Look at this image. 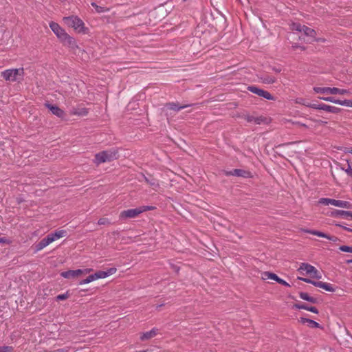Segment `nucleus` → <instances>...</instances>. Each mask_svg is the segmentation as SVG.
Listing matches in <instances>:
<instances>
[{"label":"nucleus","instance_id":"obj_17","mask_svg":"<svg viewBox=\"0 0 352 352\" xmlns=\"http://www.w3.org/2000/svg\"><path fill=\"white\" fill-rule=\"evenodd\" d=\"M331 216L333 217H352V212L336 210L331 212Z\"/></svg>","mask_w":352,"mask_h":352},{"label":"nucleus","instance_id":"obj_8","mask_svg":"<svg viewBox=\"0 0 352 352\" xmlns=\"http://www.w3.org/2000/svg\"><path fill=\"white\" fill-rule=\"evenodd\" d=\"M117 271L116 267H111L108 269L107 271H98L95 274H93L94 280H98L100 278H104L111 275L115 274Z\"/></svg>","mask_w":352,"mask_h":352},{"label":"nucleus","instance_id":"obj_22","mask_svg":"<svg viewBox=\"0 0 352 352\" xmlns=\"http://www.w3.org/2000/svg\"><path fill=\"white\" fill-rule=\"evenodd\" d=\"M299 296L301 299L307 300L308 302L316 303V298L310 296L307 293L305 292H300Z\"/></svg>","mask_w":352,"mask_h":352},{"label":"nucleus","instance_id":"obj_51","mask_svg":"<svg viewBox=\"0 0 352 352\" xmlns=\"http://www.w3.org/2000/svg\"><path fill=\"white\" fill-rule=\"evenodd\" d=\"M309 320V319H308V318H300V321L302 323L305 324V323H308V320Z\"/></svg>","mask_w":352,"mask_h":352},{"label":"nucleus","instance_id":"obj_44","mask_svg":"<svg viewBox=\"0 0 352 352\" xmlns=\"http://www.w3.org/2000/svg\"><path fill=\"white\" fill-rule=\"evenodd\" d=\"M342 106L352 107V100H344L342 101Z\"/></svg>","mask_w":352,"mask_h":352},{"label":"nucleus","instance_id":"obj_35","mask_svg":"<svg viewBox=\"0 0 352 352\" xmlns=\"http://www.w3.org/2000/svg\"><path fill=\"white\" fill-rule=\"evenodd\" d=\"M342 170H343L349 176L352 177V168L349 161H347V167L346 168H342Z\"/></svg>","mask_w":352,"mask_h":352},{"label":"nucleus","instance_id":"obj_15","mask_svg":"<svg viewBox=\"0 0 352 352\" xmlns=\"http://www.w3.org/2000/svg\"><path fill=\"white\" fill-rule=\"evenodd\" d=\"M314 286L324 289V290L330 292H333L335 291V289L332 285L328 283L317 281L316 283H314Z\"/></svg>","mask_w":352,"mask_h":352},{"label":"nucleus","instance_id":"obj_10","mask_svg":"<svg viewBox=\"0 0 352 352\" xmlns=\"http://www.w3.org/2000/svg\"><path fill=\"white\" fill-rule=\"evenodd\" d=\"M302 30V32L307 37L306 42L312 43L316 41V32L313 29L305 25Z\"/></svg>","mask_w":352,"mask_h":352},{"label":"nucleus","instance_id":"obj_13","mask_svg":"<svg viewBox=\"0 0 352 352\" xmlns=\"http://www.w3.org/2000/svg\"><path fill=\"white\" fill-rule=\"evenodd\" d=\"M45 106L51 111V112L58 118H63L65 116L64 111L56 105L50 104H45Z\"/></svg>","mask_w":352,"mask_h":352},{"label":"nucleus","instance_id":"obj_55","mask_svg":"<svg viewBox=\"0 0 352 352\" xmlns=\"http://www.w3.org/2000/svg\"><path fill=\"white\" fill-rule=\"evenodd\" d=\"M62 351H63V350H61V349H58V350L55 351H54V352H62Z\"/></svg>","mask_w":352,"mask_h":352},{"label":"nucleus","instance_id":"obj_19","mask_svg":"<svg viewBox=\"0 0 352 352\" xmlns=\"http://www.w3.org/2000/svg\"><path fill=\"white\" fill-rule=\"evenodd\" d=\"M189 105H182V106H179L176 103H174V102H171V103H168L166 105V108L168 109H170V110H173V111H179L187 107H188Z\"/></svg>","mask_w":352,"mask_h":352},{"label":"nucleus","instance_id":"obj_26","mask_svg":"<svg viewBox=\"0 0 352 352\" xmlns=\"http://www.w3.org/2000/svg\"><path fill=\"white\" fill-rule=\"evenodd\" d=\"M320 99H322L324 101H327V102H332V103H334L336 104L342 105V100L335 99L333 97H331V96L322 97V98H320Z\"/></svg>","mask_w":352,"mask_h":352},{"label":"nucleus","instance_id":"obj_1","mask_svg":"<svg viewBox=\"0 0 352 352\" xmlns=\"http://www.w3.org/2000/svg\"><path fill=\"white\" fill-rule=\"evenodd\" d=\"M50 28L58 38L65 45L70 47L76 45L74 38L70 36L57 23L50 22Z\"/></svg>","mask_w":352,"mask_h":352},{"label":"nucleus","instance_id":"obj_9","mask_svg":"<svg viewBox=\"0 0 352 352\" xmlns=\"http://www.w3.org/2000/svg\"><path fill=\"white\" fill-rule=\"evenodd\" d=\"M315 109L323 110L327 112L337 113L340 111V109L334 106H331L326 104H319L315 106Z\"/></svg>","mask_w":352,"mask_h":352},{"label":"nucleus","instance_id":"obj_50","mask_svg":"<svg viewBox=\"0 0 352 352\" xmlns=\"http://www.w3.org/2000/svg\"><path fill=\"white\" fill-rule=\"evenodd\" d=\"M80 271H81V275L87 274H89L90 272H91L92 269L91 268H85V269H82V270L80 269Z\"/></svg>","mask_w":352,"mask_h":352},{"label":"nucleus","instance_id":"obj_5","mask_svg":"<svg viewBox=\"0 0 352 352\" xmlns=\"http://www.w3.org/2000/svg\"><path fill=\"white\" fill-rule=\"evenodd\" d=\"M67 232L65 230H58L50 233L41 242H54L66 236Z\"/></svg>","mask_w":352,"mask_h":352},{"label":"nucleus","instance_id":"obj_11","mask_svg":"<svg viewBox=\"0 0 352 352\" xmlns=\"http://www.w3.org/2000/svg\"><path fill=\"white\" fill-rule=\"evenodd\" d=\"M81 275V271L80 269L76 270H68L66 272H63L60 274V276L65 278L67 279H72L76 277H78Z\"/></svg>","mask_w":352,"mask_h":352},{"label":"nucleus","instance_id":"obj_32","mask_svg":"<svg viewBox=\"0 0 352 352\" xmlns=\"http://www.w3.org/2000/svg\"><path fill=\"white\" fill-rule=\"evenodd\" d=\"M246 120L249 122H255L256 124H260L261 119L259 118H254V116H248L246 118Z\"/></svg>","mask_w":352,"mask_h":352},{"label":"nucleus","instance_id":"obj_2","mask_svg":"<svg viewBox=\"0 0 352 352\" xmlns=\"http://www.w3.org/2000/svg\"><path fill=\"white\" fill-rule=\"evenodd\" d=\"M63 21L65 25L73 28L78 32L85 33L87 30L84 22L77 16H65Z\"/></svg>","mask_w":352,"mask_h":352},{"label":"nucleus","instance_id":"obj_29","mask_svg":"<svg viewBox=\"0 0 352 352\" xmlns=\"http://www.w3.org/2000/svg\"><path fill=\"white\" fill-rule=\"evenodd\" d=\"M311 278L320 279L322 276L321 274L317 270V269L314 267V271L311 272V274H309Z\"/></svg>","mask_w":352,"mask_h":352},{"label":"nucleus","instance_id":"obj_39","mask_svg":"<svg viewBox=\"0 0 352 352\" xmlns=\"http://www.w3.org/2000/svg\"><path fill=\"white\" fill-rule=\"evenodd\" d=\"M339 249H340V250H341L342 252L352 253V247L351 246L342 245L339 248Z\"/></svg>","mask_w":352,"mask_h":352},{"label":"nucleus","instance_id":"obj_45","mask_svg":"<svg viewBox=\"0 0 352 352\" xmlns=\"http://www.w3.org/2000/svg\"><path fill=\"white\" fill-rule=\"evenodd\" d=\"M50 243H38V245L35 248V251H39L42 249H43L45 247H46Z\"/></svg>","mask_w":352,"mask_h":352},{"label":"nucleus","instance_id":"obj_7","mask_svg":"<svg viewBox=\"0 0 352 352\" xmlns=\"http://www.w3.org/2000/svg\"><path fill=\"white\" fill-rule=\"evenodd\" d=\"M140 214L141 210L140 209V207L133 209H129L120 212V219L122 220L126 219L135 218Z\"/></svg>","mask_w":352,"mask_h":352},{"label":"nucleus","instance_id":"obj_41","mask_svg":"<svg viewBox=\"0 0 352 352\" xmlns=\"http://www.w3.org/2000/svg\"><path fill=\"white\" fill-rule=\"evenodd\" d=\"M146 180L153 187V189L156 190L157 188H159V184L155 180L149 181L147 179H146Z\"/></svg>","mask_w":352,"mask_h":352},{"label":"nucleus","instance_id":"obj_31","mask_svg":"<svg viewBox=\"0 0 352 352\" xmlns=\"http://www.w3.org/2000/svg\"><path fill=\"white\" fill-rule=\"evenodd\" d=\"M263 82L267 84H272L276 82V78L272 76H266L262 79Z\"/></svg>","mask_w":352,"mask_h":352},{"label":"nucleus","instance_id":"obj_4","mask_svg":"<svg viewBox=\"0 0 352 352\" xmlns=\"http://www.w3.org/2000/svg\"><path fill=\"white\" fill-rule=\"evenodd\" d=\"M24 69L23 67L17 69H8L1 72V76L8 81L14 82L17 80V77H23Z\"/></svg>","mask_w":352,"mask_h":352},{"label":"nucleus","instance_id":"obj_18","mask_svg":"<svg viewBox=\"0 0 352 352\" xmlns=\"http://www.w3.org/2000/svg\"><path fill=\"white\" fill-rule=\"evenodd\" d=\"M314 91L318 94H332V88L331 87H314Z\"/></svg>","mask_w":352,"mask_h":352},{"label":"nucleus","instance_id":"obj_42","mask_svg":"<svg viewBox=\"0 0 352 352\" xmlns=\"http://www.w3.org/2000/svg\"><path fill=\"white\" fill-rule=\"evenodd\" d=\"M95 10H96V12H98V13H102V12L109 11L108 8L102 7V6H96Z\"/></svg>","mask_w":352,"mask_h":352},{"label":"nucleus","instance_id":"obj_43","mask_svg":"<svg viewBox=\"0 0 352 352\" xmlns=\"http://www.w3.org/2000/svg\"><path fill=\"white\" fill-rule=\"evenodd\" d=\"M68 297H69V295L67 292L65 294H62L58 295L56 296V299H57V300H63L67 299Z\"/></svg>","mask_w":352,"mask_h":352},{"label":"nucleus","instance_id":"obj_16","mask_svg":"<svg viewBox=\"0 0 352 352\" xmlns=\"http://www.w3.org/2000/svg\"><path fill=\"white\" fill-rule=\"evenodd\" d=\"M295 307L298 309H305V310L311 311L314 314L318 313V310L316 307L308 306L307 305L302 303V302L296 304Z\"/></svg>","mask_w":352,"mask_h":352},{"label":"nucleus","instance_id":"obj_49","mask_svg":"<svg viewBox=\"0 0 352 352\" xmlns=\"http://www.w3.org/2000/svg\"><path fill=\"white\" fill-rule=\"evenodd\" d=\"M345 153H351L352 154V147H344L342 149Z\"/></svg>","mask_w":352,"mask_h":352},{"label":"nucleus","instance_id":"obj_20","mask_svg":"<svg viewBox=\"0 0 352 352\" xmlns=\"http://www.w3.org/2000/svg\"><path fill=\"white\" fill-rule=\"evenodd\" d=\"M230 175L237 177H247L250 175V173L241 169H234L232 172H230Z\"/></svg>","mask_w":352,"mask_h":352},{"label":"nucleus","instance_id":"obj_48","mask_svg":"<svg viewBox=\"0 0 352 352\" xmlns=\"http://www.w3.org/2000/svg\"><path fill=\"white\" fill-rule=\"evenodd\" d=\"M340 204V200H336L332 199L331 205H333L336 207H339Z\"/></svg>","mask_w":352,"mask_h":352},{"label":"nucleus","instance_id":"obj_33","mask_svg":"<svg viewBox=\"0 0 352 352\" xmlns=\"http://www.w3.org/2000/svg\"><path fill=\"white\" fill-rule=\"evenodd\" d=\"M332 199L330 198H320L318 203L324 206H328L331 204Z\"/></svg>","mask_w":352,"mask_h":352},{"label":"nucleus","instance_id":"obj_14","mask_svg":"<svg viewBox=\"0 0 352 352\" xmlns=\"http://www.w3.org/2000/svg\"><path fill=\"white\" fill-rule=\"evenodd\" d=\"M157 333L158 329L156 328H153L151 330L143 333L140 336V340L142 341L149 340L155 337L157 334Z\"/></svg>","mask_w":352,"mask_h":352},{"label":"nucleus","instance_id":"obj_46","mask_svg":"<svg viewBox=\"0 0 352 352\" xmlns=\"http://www.w3.org/2000/svg\"><path fill=\"white\" fill-rule=\"evenodd\" d=\"M298 279L301 280H302V281H304L305 283H311V284H312L314 285V283H317V281L312 280H311L309 278H300V277H299Z\"/></svg>","mask_w":352,"mask_h":352},{"label":"nucleus","instance_id":"obj_3","mask_svg":"<svg viewBox=\"0 0 352 352\" xmlns=\"http://www.w3.org/2000/svg\"><path fill=\"white\" fill-rule=\"evenodd\" d=\"M118 152L116 150L104 151L95 155V163L100 164L104 162H111L117 159Z\"/></svg>","mask_w":352,"mask_h":352},{"label":"nucleus","instance_id":"obj_37","mask_svg":"<svg viewBox=\"0 0 352 352\" xmlns=\"http://www.w3.org/2000/svg\"><path fill=\"white\" fill-rule=\"evenodd\" d=\"M309 326L310 327H312V328H320V325L319 323H318L317 322L313 320H311L309 319L308 320V323Z\"/></svg>","mask_w":352,"mask_h":352},{"label":"nucleus","instance_id":"obj_54","mask_svg":"<svg viewBox=\"0 0 352 352\" xmlns=\"http://www.w3.org/2000/svg\"><path fill=\"white\" fill-rule=\"evenodd\" d=\"M1 242H6L3 239H0V243Z\"/></svg>","mask_w":352,"mask_h":352},{"label":"nucleus","instance_id":"obj_23","mask_svg":"<svg viewBox=\"0 0 352 352\" xmlns=\"http://www.w3.org/2000/svg\"><path fill=\"white\" fill-rule=\"evenodd\" d=\"M349 95L350 91L344 89H339L337 87H332V95Z\"/></svg>","mask_w":352,"mask_h":352},{"label":"nucleus","instance_id":"obj_25","mask_svg":"<svg viewBox=\"0 0 352 352\" xmlns=\"http://www.w3.org/2000/svg\"><path fill=\"white\" fill-rule=\"evenodd\" d=\"M306 232L312 234L314 235H316L320 237L326 238L327 239L331 240V239L325 233L319 232V231H315V230H306Z\"/></svg>","mask_w":352,"mask_h":352},{"label":"nucleus","instance_id":"obj_27","mask_svg":"<svg viewBox=\"0 0 352 352\" xmlns=\"http://www.w3.org/2000/svg\"><path fill=\"white\" fill-rule=\"evenodd\" d=\"M304 27H305V25H302L300 23H293L292 24L291 28H292V30H296V31L302 32V31H303L302 29H303Z\"/></svg>","mask_w":352,"mask_h":352},{"label":"nucleus","instance_id":"obj_24","mask_svg":"<svg viewBox=\"0 0 352 352\" xmlns=\"http://www.w3.org/2000/svg\"><path fill=\"white\" fill-rule=\"evenodd\" d=\"M306 232L312 234L314 235H316L320 237L326 238L327 239L331 240V239L325 233L319 232V231H315V230H306Z\"/></svg>","mask_w":352,"mask_h":352},{"label":"nucleus","instance_id":"obj_21","mask_svg":"<svg viewBox=\"0 0 352 352\" xmlns=\"http://www.w3.org/2000/svg\"><path fill=\"white\" fill-rule=\"evenodd\" d=\"M262 278L263 280L271 279V280H274L276 281L277 279H278V276L274 273L269 272H265L262 273Z\"/></svg>","mask_w":352,"mask_h":352},{"label":"nucleus","instance_id":"obj_36","mask_svg":"<svg viewBox=\"0 0 352 352\" xmlns=\"http://www.w3.org/2000/svg\"><path fill=\"white\" fill-rule=\"evenodd\" d=\"M98 224L109 226L111 224V221L107 218H101L98 220Z\"/></svg>","mask_w":352,"mask_h":352},{"label":"nucleus","instance_id":"obj_6","mask_svg":"<svg viewBox=\"0 0 352 352\" xmlns=\"http://www.w3.org/2000/svg\"><path fill=\"white\" fill-rule=\"evenodd\" d=\"M248 89L253 94L261 96L269 100H274V97L268 91L261 89L255 86H249Z\"/></svg>","mask_w":352,"mask_h":352},{"label":"nucleus","instance_id":"obj_30","mask_svg":"<svg viewBox=\"0 0 352 352\" xmlns=\"http://www.w3.org/2000/svg\"><path fill=\"white\" fill-rule=\"evenodd\" d=\"M339 208L351 209L352 208V204L349 201L340 200Z\"/></svg>","mask_w":352,"mask_h":352},{"label":"nucleus","instance_id":"obj_52","mask_svg":"<svg viewBox=\"0 0 352 352\" xmlns=\"http://www.w3.org/2000/svg\"><path fill=\"white\" fill-rule=\"evenodd\" d=\"M91 5L94 8H96V6H98V5H97L96 3H94V2H92V3H91Z\"/></svg>","mask_w":352,"mask_h":352},{"label":"nucleus","instance_id":"obj_38","mask_svg":"<svg viewBox=\"0 0 352 352\" xmlns=\"http://www.w3.org/2000/svg\"><path fill=\"white\" fill-rule=\"evenodd\" d=\"M14 349L11 346H3L0 347V352H12Z\"/></svg>","mask_w":352,"mask_h":352},{"label":"nucleus","instance_id":"obj_12","mask_svg":"<svg viewBox=\"0 0 352 352\" xmlns=\"http://www.w3.org/2000/svg\"><path fill=\"white\" fill-rule=\"evenodd\" d=\"M314 267L313 265L303 263L300 264L298 271L302 275H309L312 271H314Z\"/></svg>","mask_w":352,"mask_h":352},{"label":"nucleus","instance_id":"obj_47","mask_svg":"<svg viewBox=\"0 0 352 352\" xmlns=\"http://www.w3.org/2000/svg\"><path fill=\"white\" fill-rule=\"evenodd\" d=\"M276 282L280 285H284V286L290 287V285L288 283H287L285 280H284L283 279H282L279 277H278V279H277Z\"/></svg>","mask_w":352,"mask_h":352},{"label":"nucleus","instance_id":"obj_28","mask_svg":"<svg viewBox=\"0 0 352 352\" xmlns=\"http://www.w3.org/2000/svg\"><path fill=\"white\" fill-rule=\"evenodd\" d=\"M94 276L93 274H91L89 275V276H87L85 279H83L82 280H80L79 282V285H85V284H88L92 281H94Z\"/></svg>","mask_w":352,"mask_h":352},{"label":"nucleus","instance_id":"obj_34","mask_svg":"<svg viewBox=\"0 0 352 352\" xmlns=\"http://www.w3.org/2000/svg\"><path fill=\"white\" fill-rule=\"evenodd\" d=\"M71 113L72 115L85 116V115H87V111H86L85 109H82L80 111L74 109L72 111Z\"/></svg>","mask_w":352,"mask_h":352},{"label":"nucleus","instance_id":"obj_56","mask_svg":"<svg viewBox=\"0 0 352 352\" xmlns=\"http://www.w3.org/2000/svg\"><path fill=\"white\" fill-rule=\"evenodd\" d=\"M137 352H147L146 350H143V351H137Z\"/></svg>","mask_w":352,"mask_h":352},{"label":"nucleus","instance_id":"obj_53","mask_svg":"<svg viewBox=\"0 0 352 352\" xmlns=\"http://www.w3.org/2000/svg\"><path fill=\"white\" fill-rule=\"evenodd\" d=\"M347 263H352V258L347 261Z\"/></svg>","mask_w":352,"mask_h":352},{"label":"nucleus","instance_id":"obj_40","mask_svg":"<svg viewBox=\"0 0 352 352\" xmlns=\"http://www.w3.org/2000/svg\"><path fill=\"white\" fill-rule=\"evenodd\" d=\"M155 208L154 206H140V209L141 210V213H142L144 212H146V211H148V210H153Z\"/></svg>","mask_w":352,"mask_h":352}]
</instances>
